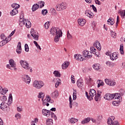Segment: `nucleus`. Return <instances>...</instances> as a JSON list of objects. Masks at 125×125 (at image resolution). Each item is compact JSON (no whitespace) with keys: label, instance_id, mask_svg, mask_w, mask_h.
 Wrapping results in <instances>:
<instances>
[{"label":"nucleus","instance_id":"0eeeda50","mask_svg":"<svg viewBox=\"0 0 125 125\" xmlns=\"http://www.w3.org/2000/svg\"><path fill=\"white\" fill-rule=\"evenodd\" d=\"M74 59H76L77 61H83V60H85V58H83L82 55L79 54L74 55Z\"/></svg>","mask_w":125,"mask_h":125},{"label":"nucleus","instance_id":"c756f323","mask_svg":"<svg viewBox=\"0 0 125 125\" xmlns=\"http://www.w3.org/2000/svg\"><path fill=\"white\" fill-rule=\"evenodd\" d=\"M25 25L26 28H30L31 26H32V23L29 20H27V21H25Z\"/></svg>","mask_w":125,"mask_h":125},{"label":"nucleus","instance_id":"6e6552de","mask_svg":"<svg viewBox=\"0 0 125 125\" xmlns=\"http://www.w3.org/2000/svg\"><path fill=\"white\" fill-rule=\"evenodd\" d=\"M31 35L34 40L36 41H39V36L38 35V32H36L34 29L31 30L30 32Z\"/></svg>","mask_w":125,"mask_h":125},{"label":"nucleus","instance_id":"f3484780","mask_svg":"<svg viewBox=\"0 0 125 125\" xmlns=\"http://www.w3.org/2000/svg\"><path fill=\"white\" fill-rule=\"evenodd\" d=\"M69 65H70V62L68 61H66L62 64V68L63 70H65L67 69V67H69Z\"/></svg>","mask_w":125,"mask_h":125},{"label":"nucleus","instance_id":"f257e3e1","mask_svg":"<svg viewBox=\"0 0 125 125\" xmlns=\"http://www.w3.org/2000/svg\"><path fill=\"white\" fill-rule=\"evenodd\" d=\"M12 103V94H10L9 95V99L8 100V103H6L5 102H2L0 104V108L1 110H2L3 111L4 109L6 108V111L9 112V106L11 105V104Z\"/></svg>","mask_w":125,"mask_h":125},{"label":"nucleus","instance_id":"13d9d810","mask_svg":"<svg viewBox=\"0 0 125 125\" xmlns=\"http://www.w3.org/2000/svg\"><path fill=\"white\" fill-rule=\"evenodd\" d=\"M6 67H7V68H8V69H10V70H14V68H15V67H13V66H11H11H10V65H9V64H7L6 65Z\"/></svg>","mask_w":125,"mask_h":125},{"label":"nucleus","instance_id":"680f3d73","mask_svg":"<svg viewBox=\"0 0 125 125\" xmlns=\"http://www.w3.org/2000/svg\"><path fill=\"white\" fill-rule=\"evenodd\" d=\"M15 117L17 119H21V114L20 113H17L16 114Z\"/></svg>","mask_w":125,"mask_h":125},{"label":"nucleus","instance_id":"6ab92c4d","mask_svg":"<svg viewBox=\"0 0 125 125\" xmlns=\"http://www.w3.org/2000/svg\"><path fill=\"white\" fill-rule=\"evenodd\" d=\"M8 42H9V41L7 40V38H5V40L3 39V41L0 42V47L3 46L5 44H6Z\"/></svg>","mask_w":125,"mask_h":125},{"label":"nucleus","instance_id":"c85d7f7f","mask_svg":"<svg viewBox=\"0 0 125 125\" xmlns=\"http://www.w3.org/2000/svg\"><path fill=\"white\" fill-rule=\"evenodd\" d=\"M46 124L47 125H53V120L51 119H48L46 120Z\"/></svg>","mask_w":125,"mask_h":125},{"label":"nucleus","instance_id":"2f4dec72","mask_svg":"<svg viewBox=\"0 0 125 125\" xmlns=\"http://www.w3.org/2000/svg\"><path fill=\"white\" fill-rule=\"evenodd\" d=\"M38 81L35 80L33 83V87H35V88H37V89H38Z\"/></svg>","mask_w":125,"mask_h":125},{"label":"nucleus","instance_id":"3c124183","mask_svg":"<svg viewBox=\"0 0 125 125\" xmlns=\"http://www.w3.org/2000/svg\"><path fill=\"white\" fill-rule=\"evenodd\" d=\"M85 95L86 96H87V99H88V100H92V99H93V98L90 97V96L88 95V93H87V92H85Z\"/></svg>","mask_w":125,"mask_h":125},{"label":"nucleus","instance_id":"7ed1b4c3","mask_svg":"<svg viewBox=\"0 0 125 125\" xmlns=\"http://www.w3.org/2000/svg\"><path fill=\"white\" fill-rule=\"evenodd\" d=\"M21 80L22 82L29 84L31 83V78L27 75L24 74L21 76Z\"/></svg>","mask_w":125,"mask_h":125},{"label":"nucleus","instance_id":"9d476101","mask_svg":"<svg viewBox=\"0 0 125 125\" xmlns=\"http://www.w3.org/2000/svg\"><path fill=\"white\" fill-rule=\"evenodd\" d=\"M104 81L106 84H108V85H110V86H114V85H116V82L110 79H105Z\"/></svg>","mask_w":125,"mask_h":125},{"label":"nucleus","instance_id":"393cba45","mask_svg":"<svg viewBox=\"0 0 125 125\" xmlns=\"http://www.w3.org/2000/svg\"><path fill=\"white\" fill-rule=\"evenodd\" d=\"M40 5H39V4L37 3L34 4L32 7V10L33 12L36 11V10H37V9H38Z\"/></svg>","mask_w":125,"mask_h":125},{"label":"nucleus","instance_id":"5fc2aeb1","mask_svg":"<svg viewBox=\"0 0 125 125\" xmlns=\"http://www.w3.org/2000/svg\"><path fill=\"white\" fill-rule=\"evenodd\" d=\"M53 83H57L58 82H61V80L59 78H55L53 79Z\"/></svg>","mask_w":125,"mask_h":125},{"label":"nucleus","instance_id":"a19ab883","mask_svg":"<svg viewBox=\"0 0 125 125\" xmlns=\"http://www.w3.org/2000/svg\"><path fill=\"white\" fill-rule=\"evenodd\" d=\"M120 51L121 54H124V44H121L120 45Z\"/></svg>","mask_w":125,"mask_h":125},{"label":"nucleus","instance_id":"bf43d9fd","mask_svg":"<svg viewBox=\"0 0 125 125\" xmlns=\"http://www.w3.org/2000/svg\"><path fill=\"white\" fill-rule=\"evenodd\" d=\"M90 7L92 8L93 11L95 12H97V9H96V7L95 6H94V5H91Z\"/></svg>","mask_w":125,"mask_h":125},{"label":"nucleus","instance_id":"39448f33","mask_svg":"<svg viewBox=\"0 0 125 125\" xmlns=\"http://www.w3.org/2000/svg\"><path fill=\"white\" fill-rule=\"evenodd\" d=\"M62 34L63 33H62V30H59L58 34L56 35V36L55 37L54 40V42H59V40H60V38L62 37Z\"/></svg>","mask_w":125,"mask_h":125},{"label":"nucleus","instance_id":"864d4df0","mask_svg":"<svg viewBox=\"0 0 125 125\" xmlns=\"http://www.w3.org/2000/svg\"><path fill=\"white\" fill-rule=\"evenodd\" d=\"M17 111L18 112H19L20 113H21L22 111H23V109L22 108V106H19L17 107Z\"/></svg>","mask_w":125,"mask_h":125},{"label":"nucleus","instance_id":"dca6fc26","mask_svg":"<svg viewBox=\"0 0 125 125\" xmlns=\"http://www.w3.org/2000/svg\"><path fill=\"white\" fill-rule=\"evenodd\" d=\"M86 22V21L84 19H83L82 18L78 19V23L81 26H83Z\"/></svg>","mask_w":125,"mask_h":125},{"label":"nucleus","instance_id":"e433bc0d","mask_svg":"<svg viewBox=\"0 0 125 125\" xmlns=\"http://www.w3.org/2000/svg\"><path fill=\"white\" fill-rule=\"evenodd\" d=\"M0 100L2 101V102H5L7 100V98H6L5 96H1L0 97Z\"/></svg>","mask_w":125,"mask_h":125},{"label":"nucleus","instance_id":"9b49d317","mask_svg":"<svg viewBox=\"0 0 125 125\" xmlns=\"http://www.w3.org/2000/svg\"><path fill=\"white\" fill-rule=\"evenodd\" d=\"M16 52L18 54H21V52H22V47H21V42H19L18 44L17 45Z\"/></svg>","mask_w":125,"mask_h":125},{"label":"nucleus","instance_id":"c9c22d12","mask_svg":"<svg viewBox=\"0 0 125 125\" xmlns=\"http://www.w3.org/2000/svg\"><path fill=\"white\" fill-rule=\"evenodd\" d=\"M93 46H96L97 49L98 50H101V48L98 46V41H95L93 43Z\"/></svg>","mask_w":125,"mask_h":125},{"label":"nucleus","instance_id":"774afa93","mask_svg":"<svg viewBox=\"0 0 125 125\" xmlns=\"http://www.w3.org/2000/svg\"><path fill=\"white\" fill-rule=\"evenodd\" d=\"M113 125H120V123H119V122L115 121L112 123Z\"/></svg>","mask_w":125,"mask_h":125},{"label":"nucleus","instance_id":"bb28decb","mask_svg":"<svg viewBox=\"0 0 125 125\" xmlns=\"http://www.w3.org/2000/svg\"><path fill=\"white\" fill-rule=\"evenodd\" d=\"M17 13H18V10L17 9H14L11 11L10 15H12V16H13L16 15Z\"/></svg>","mask_w":125,"mask_h":125},{"label":"nucleus","instance_id":"f8f14e48","mask_svg":"<svg viewBox=\"0 0 125 125\" xmlns=\"http://www.w3.org/2000/svg\"><path fill=\"white\" fill-rule=\"evenodd\" d=\"M105 100L111 101L113 99V94H106L104 97Z\"/></svg>","mask_w":125,"mask_h":125},{"label":"nucleus","instance_id":"79ce46f5","mask_svg":"<svg viewBox=\"0 0 125 125\" xmlns=\"http://www.w3.org/2000/svg\"><path fill=\"white\" fill-rule=\"evenodd\" d=\"M87 54H88V51H86V50H84L83 52V55L82 56L83 57H84V58H85V57H86L87 56Z\"/></svg>","mask_w":125,"mask_h":125},{"label":"nucleus","instance_id":"338daca9","mask_svg":"<svg viewBox=\"0 0 125 125\" xmlns=\"http://www.w3.org/2000/svg\"><path fill=\"white\" fill-rule=\"evenodd\" d=\"M0 37H1V40H5V39H6V37H5L4 34H2Z\"/></svg>","mask_w":125,"mask_h":125},{"label":"nucleus","instance_id":"aec40b11","mask_svg":"<svg viewBox=\"0 0 125 125\" xmlns=\"http://www.w3.org/2000/svg\"><path fill=\"white\" fill-rule=\"evenodd\" d=\"M77 86H78V87H80V88H82V87H83V80H82V79H79L77 81Z\"/></svg>","mask_w":125,"mask_h":125},{"label":"nucleus","instance_id":"4468645a","mask_svg":"<svg viewBox=\"0 0 125 125\" xmlns=\"http://www.w3.org/2000/svg\"><path fill=\"white\" fill-rule=\"evenodd\" d=\"M112 99H114V100H120V98H121V94L120 93H115V94H112Z\"/></svg>","mask_w":125,"mask_h":125},{"label":"nucleus","instance_id":"20e7f679","mask_svg":"<svg viewBox=\"0 0 125 125\" xmlns=\"http://www.w3.org/2000/svg\"><path fill=\"white\" fill-rule=\"evenodd\" d=\"M56 9L58 10V11H61L64 10V9H66V3L62 2L61 4L57 5Z\"/></svg>","mask_w":125,"mask_h":125},{"label":"nucleus","instance_id":"4be33fe9","mask_svg":"<svg viewBox=\"0 0 125 125\" xmlns=\"http://www.w3.org/2000/svg\"><path fill=\"white\" fill-rule=\"evenodd\" d=\"M90 121V118L88 117L87 118H85L83 121H82L81 122V124H82V125H85V124H87L89 123Z\"/></svg>","mask_w":125,"mask_h":125},{"label":"nucleus","instance_id":"7c9ffc66","mask_svg":"<svg viewBox=\"0 0 125 125\" xmlns=\"http://www.w3.org/2000/svg\"><path fill=\"white\" fill-rule=\"evenodd\" d=\"M11 6L13 8H14V9H18L20 7V5L17 3H13L11 5Z\"/></svg>","mask_w":125,"mask_h":125},{"label":"nucleus","instance_id":"a18cd8bd","mask_svg":"<svg viewBox=\"0 0 125 125\" xmlns=\"http://www.w3.org/2000/svg\"><path fill=\"white\" fill-rule=\"evenodd\" d=\"M102 119H103L102 115H99L97 118V121L98 122V123H100V121H102Z\"/></svg>","mask_w":125,"mask_h":125},{"label":"nucleus","instance_id":"6e6d98bb","mask_svg":"<svg viewBox=\"0 0 125 125\" xmlns=\"http://www.w3.org/2000/svg\"><path fill=\"white\" fill-rule=\"evenodd\" d=\"M107 124L108 125H113V121L112 119H108Z\"/></svg>","mask_w":125,"mask_h":125},{"label":"nucleus","instance_id":"49530a36","mask_svg":"<svg viewBox=\"0 0 125 125\" xmlns=\"http://www.w3.org/2000/svg\"><path fill=\"white\" fill-rule=\"evenodd\" d=\"M101 96L100 95H96L95 97V101H98V100H100V98H101Z\"/></svg>","mask_w":125,"mask_h":125},{"label":"nucleus","instance_id":"f03ea898","mask_svg":"<svg viewBox=\"0 0 125 125\" xmlns=\"http://www.w3.org/2000/svg\"><path fill=\"white\" fill-rule=\"evenodd\" d=\"M20 63L21 67L25 70H30V65L26 61L21 60Z\"/></svg>","mask_w":125,"mask_h":125},{"label":"nucleus","instance_id":"473e14b6","mask_svg":"<svg viewBox=\"0 0 125 125\" xmlns=\"http://www.w3.org/2000/svg\"><path fill=\"white\" fill-rule=\"evenodd\" d=\"M38 98H42V101H43L44 94L42 92H40L38 95Z\"/></svg>","mask_w":125,"mask_h":125},{"label":"nucleus","instance_id":"412c9836","mask_svg":"<svg viewBox=\"0 0 125 125\" xmlns=\"http://www.w3.org/2000/svg\"><path fill=\"white\" fill-rule=\"evenodd\" d=\"M9 63L10 64V66L16 67V63H15V62H14V60H13V59L9 60Z\"/></svg>","mask_w":125,"mask_h":125},{"label":"nucleus","instance_id":"4c0bfd02","mask_svg":"<svg viewBox=\"0 0 125 125\" xmlns=\"http://www.w3.org/2000/svg\"><path fill=\"white\" fill-rule=\"evenodd\" d=\"M93 68L96 71H98L99 70V64H94L93 65Z\"/></svg>","mask_w":125,"mask_h":125},{"label":"nucleus","instance_id":"f704fd0d","mask_svg":"<svg viewBox=\"0 0 125 125\" xmlns=\"http://www.w3.org/2000/svg\"><path fill=\"white\" fill-rule=\"evenodd\" d=\"M76 99H77V90L73 89V100H76Z\"/></svg>","mask_w":125,"mask_h":125},{"label":"nucleus","instance_id":"37998d69","mask_svg":"<svg viewBox=\"0 0 125 125\" xmlns=\"http://www.w3.org/2000/svg\"><path fill=\"white\" fill-rule=\"evenodd\" d=\"M50 25V23H49V21H47L46 23H45L44 25V27L45 29H47L48 28H49Z\"/></svg>","mask_w":125,"mask_h":125},{"label":"nucleus","instance_id":"09e8293b","mask_svg":"<svg viewBox=\"0 0 125 125\" xmlns=\"http://www.w3.org/2000/svg\"><path fill=\"white\" fill-rule=\"evenodd\" d=\"M24 48L26 52H29V46L28 45V44L27 43L25 44Z\"/></svg>","mask_w":125,"mask_h":125},{"label":"nucleus","instance_id":"ddd939ff","mask_svg":"<svg viewBox=\"0 0 125 125\" xmlns=\"http://www.w3.org/2000/svg\"><path fill=\"white\" fill-rule=\"evenodd\" d=\"M8 91V89L6 88H2L1 86H0V93L2 94V95H4L6 94V93Z\"/></svg>","mask_w":125,"mask_h":125},{"label":"nucleus","instance_id":"5701e85b","mask_svg":"<svg viewBox=\"0 0 125 125\" xmlns=\"http://www.w3.org/2000/svg\"><path fill=\"white\" fill-rule=\"evenodd\" d=\"M42 86H44V83L42 81H38V89H41Z\"/></svg>","mask_w":125,"mask_h":125},{"label":"nucleus","instance_id":"cd10ccee","mask_svg":"<svg viewBox=\"0 0 125 125\" xmlns=\"http://www.w3.org/2000/svg\"><path fill=\"white\" fill-rule=\"evenodd\" d=\"M53 74L57 78H60V77H61V74L57 70H55Z\"/></svg>","mask_w":125,"mask_h":125},{"label":"nucleus","instance_id":"a211bd4d","mask_svg":"<svg viewBox=\"0 0 125 125\" xmlns=\"http://www.w3.org/2000/svg\"><path fill=\"white\" fill-rule=\"evenodd\" d=\"M58 95H59V94L58 93V91L57 90H55L51 94V97L54 99L57 98V97H58Z\"/></svg>","mask_w":125,"mask_h":125},{"label":"nucleus","instance_id":"4d7b16f0","mask_svg":"<svg viewBox=\"0 0 125 125\" xmlns=\"http://www.w3.org/2000/svg\"><path fill=\"white\" fill-rule=\"evenodd\" d=\"M120 15L122 18H125V10L124 12L120 11Z\"/></svg>","mask_w":125,"mask_h":125},{"label":"nucleus","instance_id":"2eb2a0df","mask_svg":"<svg viewBox=\"0 0 125 125\" xmlns=\"http://www.w3.org/2000/svg\"><path fill=\"white\" fill-rule=\"evenodd\" d=\"M110 58L112 61H113V60H116V59H118V54H117V53L114 52L112 53V55H110Z\"/></svg>","mask_w":125,"mask_h":125},{"label":"nucleus","instance_id":"0e129e2a","mask_svg":"<svg viewBox=\"0 0 125 125\" xmlns=\"http://www.w3.org/2000/svg\"><path fill=\"white\" fill-rule=\"evenodd\" d=\"M44 6V1H41L40 3V8Z\"/></svg>","mask_w":125,"mask_h":125},{"label":"nucleus","instance_id":"b1692460","mask_svg":"<svg viewBox=\"0 0 125 125\" xmlns=\"http://www.w3.org/2000/svg\"><path fill=\"white\" fill-rule=\"evenodd\" d=\"M120 102H121V100L117 99V100H114V101H113L112 104L114 105V106H118L119 104H120Z\"/></svg>","mask_w":125,"mask_h":125},{"label":"nucleus","instance_id":"052dcab7","mask_svg":"<svg viewBox=\"0 0 125 125\" xmlns=\"http://www.w3.org/2000/svg\"><path fill=\"white\" fill-rule=\"evenodd\" d=\"M110 32H111V36L112 38H114V37H116V35H117L116 33L113 32V31L112 30L110 31Z\"/></svg>","mask_w":125,"mask_h":125},{"label":"nucleus","instance_id":"423d86ee","mask_svg":"<svg viewBox=\"0 0 125 125\" xmlns=\"http://www.w3.org/2000/svg\"><path fill=\"white\" fill-rule=\"evenodd\" d=\"M60 30L58 27H52L50 29V33L51 35H58V32Z\"/></svg>","mask_w":125,"mask_h":125},{"label":"nucleus","instance_id":"de8ad7c7","mask_svg":"<svg viewBox=\"0 0 125 125\" xmlns=\"http://www.w3.org/2000/svg\"><path fill=\"white\" fill-rule=\"evenodd\" d=\"M89 13H90V10H86L85 12V14L86 16H87L88 17H89V18H90V14H89Z\"/></svg>","mask_w":125,"mask_h":125},{"label":"nucleus","instance_id":"72a5a7b5","mask_svg":"<svg viewBox=\"0 0 125 125\" xmlns=\"http://www.w3.org/2000/svg\"><path fill=\"white\" fill-rule=\"evenodd\" d=\"M71 124H76L78 122V119L75 118H71L70 120H68Z\"/></svg>","mask_w":125,"mask_h":125},{"label":"nucleus","instance_id":"c03bdc74","mask_svg":"<svg viewBox=\"0 0 125 125\" xmlns=\"http://www.w3.org/2000/svg\"><path fill=\"white\" fill-rule=\"evenodd\" d=\"M50 116H51V118H53V119H54L55 121L57 120V117H56V115L54 114V113L51 112Z\"/></svg>","mask_w":125,"mask_h":125},{"label":"nucleus","instance_id":"1a4fd4ad","mask_svg":"<svg viewBox=\"0 0 125 125\" xmlns=\"http://www.w3.org/2000/svg\"><path fill=\"white\" fill-rule=\"evenodd\" d=\"M42 114L43 116L48 117L50 116V115H51V111L47 110L46 109H43L42 110Z\"/></svg>","mask_w":125,"mask_h":125},{"label":"nucleus","instance_id":"a878e982","mask_svg":"<svg viewBox=\"0 0 125 125\" xmlns=\"http://www.w3.org/2000/svg\"><path fill=\"white\" fill-rule=\"evenodd\" d=\"M107 24L108 25H114L115 24V22H114V21L113 20L112 18H110L108 20H107Z\"/></svg>","mask_w":125,"mask_h":125},{"label":"nucleus","instance_id":"e2e57ef3","mask_svg":"<svg viewBox=\"0 0 125 125\" xmlns=\"http://www.w3.org/2000/svg\"><path fill=\"white\" fill-rule=\"evenodd\" d=\"M47 100L46 101L47 102H50V100H51V98L49 96V95H47L46 97Z\"/></svg>","mask_w":125,"mask_h":125},{"label":"nucleus","instance_id":"603ef678","mask_svg":"<svg viewBox=\"0 0 125 125\" xmlns=\"http://www.w3.org/2000/svg\"><path fill=\"white\" fill-rule=\"evenodd\" d=\"M42 15H46L47 14V9H43L42 11Z\"/></svg>","mask_w":125,"mask_h":125},{"label":"nucleus","instance_id":"58836bf2","mask_svg":"<svg viewBox=\"0 0 125 125\" xmlns=\"http://www.w3.org/2000/svg\"><path fill=\"white\" fill-rule=\"evenodd\" d=\"M103 85H104V82H103L102 80H99L98 87H100V86H103Z\"/></svg>","mask_w":125,"mask_h":125},{"label":"nucleus","instance_id":"ea45409f","mask_svg":"<svg viewBox=\"0 0 125 125\" xmlns=\"http://www.w3.org/2000/svg\"><path fill=\"white\" fill-rule=\"evenodd\" d=\"M85 83L87 84H90V82H91V78H87L86 77L85 78Z\"/></svg>","mask_w":125,"mask_h":125},{"label":"nucleus","instance_id":"8fccbe9b","mask_svg":"<svg viewBox=\"0 0 125 125\" xmlns=\"http://www.w3.org/2000/svg\"><path fill=\"white\" fill-rule=\"evenodd\" d=\"M67 39L68 40H71V39H73V37L72 35H71V34H70V32H69V31H67Z\"/></svg>","mask_w":125,"mask_h":125},{"label":"nucleus","instance_id":"69168bd1","mask_svg":"<svg viewBox=\"0 0 125 125\" xmlns=\"http://www.w3.org/2000/svg\"><path fill=\"white\" fill-rule=\"evenodd\" d=\"M92 93H93V95H96V91H95L93 89H91L90 91Z\"/></svg>","mask_w":125,"mask_h":125}]
</instances>
